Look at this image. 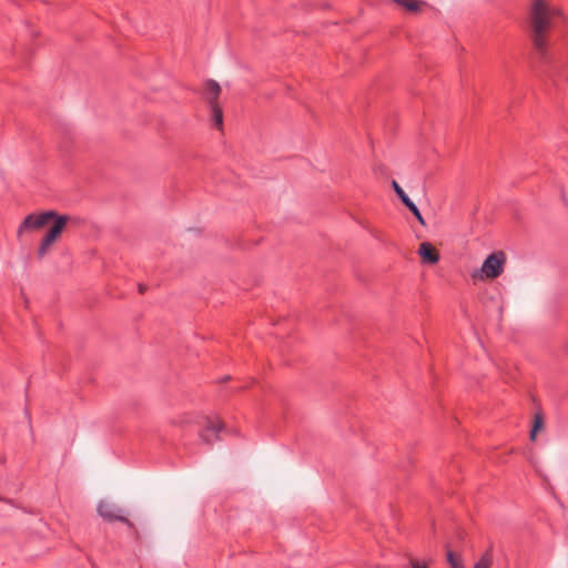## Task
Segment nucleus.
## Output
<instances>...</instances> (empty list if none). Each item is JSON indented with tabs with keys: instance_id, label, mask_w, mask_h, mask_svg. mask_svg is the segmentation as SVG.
<instances>
[{
	"instance_id": "f257e3e1",
	"label": "nucleus",
	"mask_w": 568,
	"mask_h": 568,
	"mask_svg": "<svg viewBox=\"0 0 568 568\" xmlns=\"http://www.w3.org/2000/svg\"><path fill=\"white\" fill-rule=\"evenodd\" d=\"M562 9L551 0H530L528 21L531 28V40L539 51L546 49V34L556 19H562Z\"/></svg>"
},
{
	"instance_id": "f03ea898",
	"label": "nucleus",
	"mask_w": 568,
	"mask_h": 568,
	"mask_svg": "<svg viewBox=\"0 0 568 568\" xmlns=\"http://www.w3.org/2000/svg\"><path fill=\"white\" fill-rule=\"evenodd\" d=\"M72 221V216L58 214L54 211V217H52L50 221L52 222V224L41 239L37 251V255L40 260L44 258L48 255L51 247L54 245V243L59 240L62 232L65 230L67 225Z\"/></svg>"
},
{
	"instance_id": "7ed1b4c3",
	"label": "nucleus",
	"mask_w": 568,
	"mask_h": 568,
	"mask_svg": "<svg viewBox=\"0 0 568 568\" xmlns=\"http://www.w3.org/2000/svg\"><path fill=\"white\" fill-rule=\"evenodd\" d=\"M54 217V211H45L41 213H32L27 215L17 230V236L22 240L30 233L39 231Z\"/></svg>"
},
{
	"instance_id": "20e7f679",
	"label": "nucleus",
	"mask_w": 568,
	"mask_h": 568,
	"mask_svg": "<svg viewBox=\"0 0 568 568\" xmlns=\"http://www.w3.org/2000/svg\"><path fill=\"white\" fill-rule=\"evenodd\" d=\"M506 262V255L504 252H495L486 257L484 261L480 271H477L473 274V277L483 276L487 278H496L498 277L503 271Z\"/></svg>"
},
{
	"instance_id": "39448f33",
	"label": "nucleus",
	"mask_w": 568,
	"mask_h": 568,
	"mask_svg": "<svg viewBox=\"0 0 568 568\" xmlns=\"http://www.w3.org/2000/svg\"><path fill=\"white\" fill-rule=\"evenodd\" d=\"M97 511L104 520L113 521L119 520L128 526H132V523L122 514L124 510L115 503L109 499H101L98 503Z\"/></svg>"
},
{
	"instance_id": "423d86ee",
	"label": "nucleus",
	"mask_w": 568,
	"mask_h": 568,
	"mask_svg": "<svg viewBox=\"0 0 568 568\" xmlns=\"http://www.w3.org/2000/svg\"><path fill=\"white\" fill-rule=\"evenodd\" d=\"M224 423L220 418H206L204 430L200 434L203 443L212 445L219 440V433L224 429Z\"/></svg>"
},
{
	"instance_id": "0eeeda50",
	"label": "nucleus",
	"mask_w": 568,
	"mask_h": 568,
	"mask_svg": "<svg viewBox=\"0 0 568 568\" xmlns=\"http://www.w3.org/2000/svg\"><path fill=\"white\" fill-rule=\"evenodd\" d=\"M418 254L425 263L435 264L439 260L438 251L428 242L419 245Z\"/></svg>"
},
{
	"instance_id": "6e6552de",
	"label": "nucleus",
	"mask_w": 568,
	"mask_h": 568,
	"mask_svg": "<svg viewBox=\"0 0 568 568\" xmlns=\"http://www.w3.org/2000/svg\"><path fill=\"white\" fill-rule=\"evenodd\" d=\"M221 93L220 84L214 80H209L205 83V98L210 106L219 105L217 99Z\"/></svg>"
},
{
	"instance_id": "1a4fd4ad",
	"label": "nucleus",
	"mask_w": 568,
	"mask_h": 568,
	"mask_svg": "<svg viewBox=\"0 0 568 568\" xmlns=\"http://www.w3.org/2000/svg\"><path fill=\"white\" fill-rule=\"evenodd\" d=\"M544 428V417L541 414H536L532 423V428L530 430V439L535 440L537 433Z\"/></svg>"
},
{
	"instance_id": "9d476101",
	"label": "nucleus",
	"mask_w": 568,
	"mask_h": 568,
	"mask_svg": "<svg viewBox=\"0 0 568 568\" xmlns=\"http://www.w3.org/2000/svg\"><path fill=\"white\" fill-rule=\"evenodd\" d=\"M491 565H493V555L490 554V551H486L475 562L474 568H491Z\"/></svg>"
},
{
	"instance_id": "9b49d317",
	"label": "nucleus",
	"mask_w": 568,
	"mask_h": 568,
	"mask_svg": "<svg viewBox=\"0 0 568 568\" xmlns=\"http://www.w3.org/2000/svg\"><path fill=\"white\" fill-rule=\"evenodd\" d=\"M210 108H211L212 120H213L214 125L217 129H222V126H223V112H222V109L220 108V105H213V106H210Z\"/></svg>"
},
{
	"instance_id": "f8f14e48",
	"label": "nucleus",
	"mask_w": 568,
	"mask_h": 568,
	"mask_svg": "<svg viewBox=\"0 0 568 568\" xmlns=\"http://www.w3.org/2000/svg\"><path fill=\"white\" fill-rule=\"evenodd\" d=\"M446 558L450 568H465L460 557H458L454 551L448 549L446 552Z\"/></svg>"
},
{
	"instance_id": "ddd939ff",
	"label": "nucleus",
	"mask_w": 568,
	"mask_h": 568,
	"mask_svg": "<svg viewBox=\"0 0 568 568\" xmlns=\"http://www.w3.org/2000/svg\"><path fill=\"white\" fill-rule=\"evenodd\" d=\"M405 206L414 214V216L417 219L419 224H422V225L426 224L418 207L410 200L405 204Z\"/></svg>"
},
{
	"instance_id": "4468645a",
	"label": "nucleus",
	"mask_w": 568,
	"mask_h": 568,
	"mask_svg": "<svg viewBox=\"0 0 568 568\" xmlns=\"http://www.w3.org/2000/svg\"><path fill=\"white\" fill-rule=\"evenodd\" d=\"M392 186L404 204H406L410 200L407 196V194L405 193V191L400 187V185L395 180L392 181Z\"/></svg>"
},
{
	"instance_id": "2eb2a0df",
	"label": "nucleus",
	"mask_w": 568,
	"mask_h": 568,
	"mask_svg": "<svg viewBox=\"0 0 568 568\" xmlns=\"http://www.w3.org/2000/svg\"><path fill=\"white\" fill-rule=\"evenodd\" d=\"M410 566L412 568H427L426 565L419 562L416 559H410Z\"/></svg>"
},
{
	"instance_id": "dca6fc26",
	"label": "nucleus",
	"mask_w": 568,
	"mask_h": 568,
	"mask_svg": "<svg viewBox=\"0 0 568 568\" xmlns=\"http://www.w3.org/2000/svg\"><path fill=\"white\" fill-rule=\"evenodd\" d=\"M139 290H140L141 293H143L145 287L143 285H140Z\"/></svg>"
}]
</instances>
